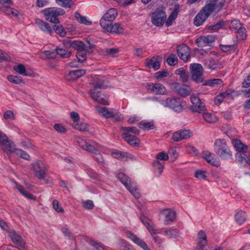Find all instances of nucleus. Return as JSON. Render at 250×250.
Returning <instances> with one entry per match:
<instances>
[{"instance_id": "1", "label": "nucleus", "mask_w": 250, "mask_h": 250, "mask_svg": "<svg viewBox=\"0 0 250 250\" xmlns=\"http://www.w3.org/2000/svg\"><path fill=\"white\" fill-rule=\"evenodd\" d=\"M214 151L222 159L228 160L232 157V151L224 139H218L215 140Z\"/></svg>"}, {"instance_id": "2", "label": "nucleus", "mask_w": 250, "mask_h": 250, "mask_svg": "<svg viewBox=\"0 0 250 250\" xmlns=\"http://www.w3.org/2000/svg\"><path fill=\"white\" fill-rule=\"evenodd\" d=\"M121 129L124 132L122 134L123 138L129 145L137 146L140 144V140L136 137L139 134V130L135 126H121Z\"/></svg>"}, {"instance_id": "3", "label": "nucleus", "mask_w": 250, "mask_h": 250, "mask_svg": "<svg viewBox=\"0 0 250 250\" xmlns=\"http://www.w3.org/2000/svg\"><path fill=\"white\" fill-rule=\"evenodd\" d=\"M45 19L55 24L59 23L60 21L58 16L63 15L65 13L63 9L60 8L50 7L45 8L42 11Z\"/></svg>"}, {"instance_id": "4", "label": "nucleus", "mask_w": 250, "mask_h": 250, "mask_svg": "<svg viewBox=\"0 0 250 250\" xmlns=\"http://www.w3.org/2000/svg\"><path fill=\"white\" fill-rule=\"evenodd\" d=\"M30 167L35 176L38 179L42 180L45 178L47 167L43 161L37 160L30 164Z\"/></svg>"}, {"instance_id": "5", "label": "nucleus", "mask_w": 250, "mask_h": 250, "mask_svg": "<svg viewBox=\"0 0 250 250\" xmlns=\"http://www.w3.org/2000/svg\"><path fill=\"white\" fill-rule=\"evenodd\" d=\"M76 142L78 145L83 149L96 154L97 155L96 159L97 161L103 162V157L98 150V148L99 147V146L98 144H96L95 146H92L80 137L77 138Z\"/></svg>"}, {"instance_id": "6", "label": "nucleus", "mask_w": 250, "mask_h": 250, "mask_svg": "<svg viewBox=\"0 0 250 250\" xmlns=\"http://www.w3.org/2000/svg\"><path fill=\"white\" fill-rule=\"evenodd\" d=\"M183 102L180 99L174 97L166 98L161 104L166 107L169 108L176 112H180L183 109Z\"/></svg>"}, {"instance_id": "7", "label": "nucleus", "mask_w": 250, "mask_h": 250, "mask_svg": "<svg viewBox=\"0 0 250 250\" xmlns=\"http://www.w3.org/2000/svg\"><path fill=\"white\" fill-rule=\"evenodd\" d=\"M151 18L152 23L159 27L164 24L167 15L162 8H158L152 14Z\"/></svg>"}, {"instance_id": "8", "label": "nucleus", "mask_w": 250, "mask_h": 250, "mask_svg": "<svg viewBox=\"0 0 250 250\" xmlns=\"http://www.w3.org/2000/svg\"><path fill=\"white\" fill-rule=\"evenodd\" d=\"M118 15L117 10L112 8L108 9L103 15L100 21L101 27L113 23Z\"/></svg>"}, {"instance_id": "9", "label": "nucleus", "mask_w": 250, "mask_h": 250, "mask_svg": "<svg viewBox=\"0 0 250 250\" xmlns=\"http://www.w3.org/2000/svg\"><path fill=\"white\" fill-rule=\"evenodd\" d=\"M192 79L196 82H202L204 79L203 68L199 63H192L190 66Z\"/></svg>"}, {"instance_id": "10", "label": "nucleus", "mask_w": 250, "mask_h": 250, "mask_svg": "<svg viewBox=\"0 0 250 250\" xmlns=\"http://www.w3.org/2000/svg\"><path fill=\"white\" fill-rule=\"evenodd\" d=\"M141 220L142 223L146 227L147 230L151 233L155 241L158 244H160L161 243V240L160 237L157 235V233L158 232H157V230L155 228L154 224L152 221L145 216H142L141 217Z\"/></svg>"}, {"instance_id": "11", "label": "nucleus", "mask_w": 250, "mask_h": 250, "mask_svg": "<svg viewBox=\"0 0 250 250\" xmlns=\"http://www.w3.org/2000/svg\"><path fill=\"white\" fill-rule=\"evenodd\" d=\"M225 3L226 0H209V3L204 6L211 13H218L222 10Z\"/></svg>"}, {"instance_id": "12", "label": "nucleus", "mask_w": 250, "mask_h": 250, "mask_svg": "<svg viewBox=\"0 0 250 250\" xmlns=\"http://www.w3.org/2000/svg\"><path fill=\"white\" fill-rule=\"evenodd\" d=\"M146 87L147 91L156 95H165L167 94V90L165 87L161 83H148Z\"/></svg>"}, {"instance_id": "13", "label": "nucleus", "mask_w": 250, "mask_h": 250, "mask_svg": "<svg viewBox=\"0 0 250 250\" xmlns=\"http://www.w3.org/2000/svg\"><path fill=\"white\" fill-rule=\"evenodd\" d=\"M190 101L193 104L192 108L193 111L201 113L206 111V107L204 103L201 101L198 97L195 95H191Z\"/></svg>"}, {"instance_id": "14", "label": "nucleus", "mask_w": 250, "mask_h": 250, "mask_svg": "<svg viewBox=\"0 0 250 250\" xmlns=\"http://www.w3.org/2000/svg\"><path fill=\"white\" fill-rule=\"evenodd\" d=\"M211 13L209 10L204 6L200 12L195 16L194 19V24L197 26L202 25Z\"/></svg>"}, {"instance_id": "15", "label": "nucleus", "mask_w": 250, "mask_h": 250, "mask_svg": "<svg viewBox=\"0 0 250 250\" xmlns=\"http://www.w3.org/2000/svg\"><path fill=\"white\" fill-rule=\"evenodd\" d=\"M192 136V133L190 130L183 129L174 132L172 139L175 142H180L182 140L188 139Z\"/></svg>"}, {"instance_id": "16", "label": "nucleus", "mask_w": 250, "mask_h": 250, "mask_svg": "<svg viewBox=\"0 0 250 250\" xmlns=\"http://www.w3.org/2000/svg\"><path fill=\"white\" fill-rule=\"evenodd\" d=\"M89 93L92 99L95 102L105 105L108 104L107 97L101 91L96 89H91Z\"/></svg>"}, {"instance_id": "17", "label": "nucleus", "mask_w": 250, "mask_h": 250, "mask_svg": "<svg viewBox=\"0 0 250 250\" xmlns=\"http://www.w3.org/2000/svg\"><path fill=\"white\" fill-rule=\"evenodd\" d=\"M190 52L189 48L185 44H182L177 47L178 55L184 62H187L190 59Z\"/></svg>"}, {"instance_id": "18", "label": "nucleus", "mask_w": 250, "mask_h": 250, "mask_svg": "<svg viewBox=\"0 0 250 250\" xmlns=\"http://www.w3.org/2000/svg\"><path fill=\"white\" fill-rule=\"evenodd\" d=\"M104 31L115 34H120L124 32V29L119 23H110L102 27Z\"/></svg>"}, {"instance_id": "19", "label": "nucleus", "mask_w": 250, "mask_h": 250, "mask_svg": "<svg viewBox=\"0 0 250 250\" xmlns=\"http://www.w3.org/2000/svg\"><path fill=\"white\" fill-rule=\"evenodd\" d=\"M215 41V38L212 35L207 36H201L196 40L197 45L200 47L210 45Z\"/></svg>"}, {"instance_id": "20", "label": "nucleus", "mask_w": 250, "mask_h": 250, "mask_svg": "<svg viewBox=\"0 0 250 250\" xmlns=\"http://www.w3.org/2000/svg\"><path fill=\"white\" fill-rule=\"evenodd\" d=\"M35 23L43 32L52 35L53 33V29L50 26L49 24L43 20L39 19L35 20Z\"/></svg>"}, {"instance_id": "21", "label": "nucleus", "mask_w": 250, "mask_h": 250, "mask_svg": "<svg viewBox=\"0 0 250 250\" xmlns=\"http://www.w3.org/2000/svg\"><path fill=\"white\" fill-rule=\"evenodd\" d=\"M204 64L207 68L211 70L217 69L222 66L221 62L212 58L205 59L204 61Z\"/></svg>"}, {"instance_id": "22", "label": "nucleus", "mask_w": 250, "mask_h": 250, "mask_svg": "<svg viewBox=\"0 0 250 250\" xmlns=\"http://www.w3.org/2000/svg\"><path fill=\"white\" fill-rule=\"evenodd\" d=\"M9 235L15 244L21 248L25 247V243L23 242L21 237L16 233L14 230L10 231L9 232Z\"/></svg>"}, {"instance_id": "23", "label": "nucleus", "mask_w": 250, "mask_h": 250, "mask_svg": "<svg viewBox=\"0 0 250 250\" xmlns=\"http://www.w3.org/2000/svg\"><path fill=\"white\" fill-rule=\"evenodd\" d=\"M91 83L93 86L92 89H103L105 87L104 80L103 77L95 76L92 80Z\"/></svg>"}, {"instance_id": "24", "label": "nucleus", "mask_w": 250, "mask_h": 250, "mask_svg": "<svg viewBox=\"0 0 250 250\" xmlns=\"http://www.w3.org/2000/svg\"><path fill=\"white\" fill-rule=\"evenodd\" d=\"M84 69H77L69 71L67 75L68 80H75L78 79L85 74Z\"/></svg>"}, {"instance_id": "25", "label": "nucleus", "mask_w": 250, "mask_h": 250, "mask_svg": "<svg viewBox=\"0 0 250 250\" xmlns=\"http://www.w3.org/2000/svg\"><path fill=\"white\" fill-rule=\"evenodd\" d=\"M232 143L237 151L242 153H245L247 151L248 146L244 145L240 140L234 139L232 141Z\"/></svg>"}, {"instance_id": "26", "label": "nucleus", "mask_w": 250, "mask_h": 250, "mask_svg": "<svg viewBox=\"0 0 250 250\" xmlns=\"http://www.w3.org/2000/svg\"><path fill=\"white\" fill-rule=\"evenodd\" d=\"M162 213L165 216V225H167L169 222L173 221L175 218L176 213L174 211H170L168 209H164Z\"/></svg>"}, {"instance_id": "27", "label": "nucleus", "mask_w": 250, "mask_h": 250, "mask_svg": "<svg viewBox=\"0 0 250 250\" xmlns=\"http://www.w3.org/2000/svg\"><path fill=\"white\" fill-rule=\"evenodd\" d=\"M126 234L127 237H128L130 240H131L135 244L138 245L139 246H140L143 249L147 248V245L145 243V242H144L141 239L138 238L136 235H135L134 234H133L131 232L127 231Z\"/></svg>"}, {"instance_id": "28", "label": "nucleus", "mask_w": 250, "mask_h": 250, "mask_svg": "<svg viewBox=\"0 0 250 250\" xmlns=\"http://www.w3.org/2000/svg\"><path fill=\"white\" fill-rule=\"evenodd\" d=\"M205 121L209 124L215 123L218 120V117L213 113L206 112L201 113Z\"/></svg>"}, {"instance_id": "29", "label": "nucleus", "mask_w": 250, "mask_h": 250, "mask_svg": "<svg viewBox=\"0 0 250 250\" xmlns=\"http://www.w3.org/2000/svg\"><path fill=\"white\" fill-rule=\"evenodd\" d=\"M152 166L155 174L157 176H159L163 172L165 167V163H162L155 160L153 163Z\"/></svg>"}, {"instance_id": "30", "label": "nucleus", "mask_w": 250, "mask_h": 250, "mask_svg": "<svg viewBox=\"0 0 250 250\" xmlns=\"http://www.w3.org/2000/svg\"><path fill=\"white\" fill-rule=\"evenodd\" d=\"M197 245L198 246H206L207 244V235L205 231L200 230L197 234Z\"/></svg>"}, {"instance_id": "31", "label": "nucleus", "mask_w": 250, "mask_h": 250, "mask_svg": "<svg viewBox=\"0 0 250 250\" xmlns=\"http://www.w3.org/2000/svg\"><path fill=\"white\" fill-rule=\"evenodd\" d=\"M117 178L126 188L133 183L130 179L124 173H119L117 175Z\"/></svg>"}, {"instance_id": "32", "label": "nucleus", "mask_w": 250, "mask_h": 250, "mask_svg": "<svg viewBox=\"0 0 250 250\" xmlns=\"http://www.w3.org/2000/svg\"><path fill=\"white\" fill-rule=\"evenodd\" d=\"M1 146V148L3 151L7 150L10 152L15 153L16 150L18 149L15 147L14 144L13 142H10L8 139H7L5 142H4Z\"/></svg>"}, {"instance_id": "33", "label": "nucleus", "mask_w": 250, "mask_h": 250, "mask_svg": "<svg viewBox=\"0 0 250 250\" xmlns=\"http://www.w3.org/2000/svg\"><path fill=\"white\" fill-rule=\"evenodd\" d=\"M233 92V91H231V90H229L226 91L225 92L221 93L220 94H219L214 100V103L216 105H219L222 103L223 101L224 100V98L226 97L229 98L230 96V94Z\"/></svg>"}, {"instance_id": "34", "label": "nucleus", "mask_w": 250, "mask_h": 250, "mask_svg": "<svg viewBox=\"0 0 250 250\" xmlns=\"http://www.w3.org/2000/svg\"><path fill=\"white\" fill-rule=\"evenodd\" d=\"M146 65L150 68L158 70L160 67V62L157 58L152 57L147 62Z\"/></svg>"}, {"instance_id": "35", "label": "nucleus", "mask_w": 250, "mask_h": 250, "mask_svg": "<svg viewBox=\"0 0 250 250\" xmlns=\"http://www.w3.org/2000/svg\"><path fill=\"white\" fill-rule=\"evenodd\" d=\"M179 10V6H177L175 7L174 10L171 13V14L169 16L168 19L166 22V25L168 27L171 25L173 21L176 19L177 16L178 15Z\"/></svg>"}, {"instance_id": "36", "label": "nucleus", "mask_w": 250, "mask_h": 250, "mask_svg": "<svg viewBox=\"0 0 250 250\" xmlns=\"http://www.w3.org/2000/svg\"><path fill=\"white\" fill-rule=\"evenodd\" d=\"M111 155L115 158L121 160H127L128 158H131V156L129 153L120 152L118 150L112 152Z\"/></svg>"}, {"instance_id": "37", "label": "nucleus", "mask_w": 250, "mask_h": 250, "mask_svg": "<svg viewBox=\"0 0 250 250\" xmlns=\"http://www.w3.org/2000/svg\"><path fill=\"white\" fill-rule=\"evenodd\" d=\"M126 188L136 199L140 198L141 194L139 192V190L134 182H133L130 186H129Z\"/></svg>"}, {"instance_id": "38", "label": "nucleus", "mask_w": 250, "mask_h": 250, "mask_svg": "<svg viewBox=\"0 0 250 250\" xmlns=\"http://www.w3.org/2000/svg\"><path fill=\"white\" fill-rule=\"evenodd\" d=\"M235 219L237 223L239 224H243L247 219V214L246 212L242 210L239 211L235 214Z\"/></svg>"}, {"instance_id": "39", "label": "nucleus", "mask_w": 250, "mask_h": 250, "mask_svg": "<svg viewBox=\"0 0 250 250\" xmlns=\"http://www.w3.org/2000/svg\"><path fill=\"white\" fill-rule=\"evenodd\" d=\"M96 109L99 113L101 114L103 116H104L105 117H106L107 118H111V115H113L112 110L113 109H110V110H108L105 107H99V106L96 107Z\"/></svg>"}, {"instance_id": "40", "label": "nucleus", "mask_w": 250, "mask_h": 250, "mask_svg": "<svg viewBox=\"0 0 250 250\" xmlns=\"http://www.w3.org/2000/svg\"><path fill=\"white\" fill-rule=\"evenodd\" d=\"M55 51L56 54L60 55L63 58H69L71 54L70 51L62 48L56 47L55 49Z\"/></svg>"}, {"instance_id": "41", "label": "nucleus", "mask_w": 250, "mask_h": 250, "mask_svg": "<svg viewBox=\"0 0 250 250\" xmlns=\"http://www.w3.org/2000/svg\"><path fill=\"white\" fill-rule=\"evenodd\" d=\"M175 88L176 89L177 93L182 96H186L189 94L188 89L185 88L183 85L180 84H175Z\"/></svg>"}, {"instance_id": "42", "label": "nucleus", "mask_w": 250, "mask_h": 250, "mask_svg": "<svg viewBox=\"0 0 250 250\" xmlns=\"http://www.w3.org/2000/svg\"><path fill=\"white\" fill-rule=\"evenodd\" d=\"M165 234L170 238H175L179 236V231L175 228H170L165 231Z\"/></svg>"}, {"instance_id": "43", "label": "nucleus", "mask_w": 250, "mask_h": 250, "mask_svg": "<svg viewBox=\"0 0 250 250\" xmlns=\"http://www.w3.org/2000/svg\"><path fill=\"white\" fill-rule=\"evenodd\" d=\"M75 18L80 23H83L85 25H91L92 24V22L88 21L86 19V17L82 16L78 12L75 13Z\"/></svg>"}, {"instance_id": "44", "label": "nucleus", "mask_w": 250, "mask_h": 250, "mask_svg": "<svg viewBox=\"0 0 250 250\" xmlns=\"http://www.w3.org/2000/svg\"><path fill=\"white\" fill-rule=\"evenodd\" d=\"M72 126L74 128L79 130L80 131H87L88 129V125L87 124L84 123H73Z\"/></svg>"}, {"instance_id": "45", "label": "nucleus", "mask_w": 250, "mask_h": 250, "mask_svg": "<svg viewBox=\"0 0 250 250\" xmlns=\"http://www.w3.org/2000/svg\"><path fill=\"white\" fill-rule=\"evenodd\" d=\"M7 78L9 82L14 84H19L21 83H24V82L22 79L18 76L10 75L7 76Z\"/></svg>"}, {"instance_id": "46", "label": "nucleus", "mask_w": 250, "mask_h": 250, "mask_svg": "<svg viewBox=\"0 0 250 250\" xmlns=\"http://www.w3.org/2000/svg\"><path fill=\"white\" fill-rule=\"evenodd\" d=\"M13 69L19 74L23 76H27L25 67L22 64H19L13 67Z\"/></svg>"}, {"instance_id": "47", "label": "nucleus", "mask_w": 250, "mask_h": 250, "mask_svg": "<svg viewBox=\"0 0 250 250\" xmlns=\"http://www.w3.org/2000/svg\"><path fill=\"white\" fill-rule=\"evenodd\" d=\"M15 154L18 157L29 160L30 159V155L25 151L21 149L18 148L16 150Z\"/></svg>"}, {"instance_id": "48", "label": "nucleus", "mask_w": 250, "mask_h": 250, "mask_svg": "<svg viewBox=\"0 0 250 250\" xmlns=\"http://www.w3.org/2000/svg\"><path fill=\"white\" fill-rule=\"evenodd\" d=\"M56 3L63 7L71 8L74 3L71 0H55Z\"/></svg>"}, {"instance_id": "49", "label": "nucleus", "mask_w": 250, "mask_h": 250, "mask_svg": "<svg viewBox=\"0 0 250 250\" xmlns=\"http://www.w3.org/2000/svg\"><path fill=\"white\" fill-rule=\"evenodd\" d=\"M15 185H16V188L23 196H24L25 197H26L29 199H33V195L30 194L27 191H26L21 186L18 185L17 183H15Z\"/></svg>"}, {"instance_id": "50", "label": "nucleus", "mask_w": 250, "mask_h": 250, "mask_svg": "<svg viewBox=\"0 0 250 250\" xmlns=\"http://www.w3.org/2000/svg\"><path fill=\"white\" fill-rule=\"evenodd\" d=\"M168 159V155L166 152H161L157 154L155 161H158L162 163H165V162Z\"/></svg>"}, {"instance_id": "51", "label": "nucleus", "mask_w": 250, "mask_h": 250, "mask_svg": "<svg viewBox=\"0 0 250 250\" xmlns=\"http://www.w3.org/2000/svg\"><path fill=\"white\" fill-rule=\"evenodd\" d=\"M213 154L209 151H205L204 158L207 161L208 163L211 164L212 165L215 166V160L213 158Z\"/></svg>"}, {"instance_id": "52", "label": "nucleus", "mask_w": 250, "mask_h": 250, "mask_svg": "<svg viewBox=\"0 0 250 250\" xmlns=\"http://www.w3.org/2000/svg\"><path fill=\"white\" fill-rule=\"evenodd\" d=\"M176 74L179 75L184 82H186L188 80V75L183 68H179L176 70Z\"/></svg>"}, {"instance_id": "53", "label": "nucleus", "mask_w": 250, "mask_h": 250, "mask_svg": "<svg viewBox=\"0 0 250 250\" xmlns=\"http://www.w3.org/2000/svg\"><path fill=\"white\" fill-rule=\"evenodd\" d=\"M167 63L171 66L175 65L178 62V58L175 54H171L167 59Z\"/></svg>"}, {"instance_id": "54", "label": "nucleus", "mask_w": 250, "mask_h": 250, "mask_svg": "<svg viewBox=\"0 0 250 250\" xmlns=\"http://www.w3.org/2000/svg\"><path fill=\"white\" fill-rule=\"evenodd\" d=\"M86 52L83 50H79L76 54V57L79 62H83L86 61Z\"/></svg>"}, {"instance_id": "55", "label": "nucleus", "mask_w": 250, "mask_h": 250, "mask_svg": "<svg viewBox=\"0 0 250 250\" xmlns=\"http://www.w3.org/2000/svg\"><path fill=\"white\" fill-rule=\"evenodd\" d=\"M54 31L61 37H64L66 35V32L62 25L59 26L55 25L53 26V31Z\"/></svg>"}, {"instance_id": "56", "label": "nucleus", "mask_w": 250, "mask_h": 250, "mask_svg": "<svg viewBox=\"0 0 250 250\" xmlns=\"http://www.w3.org/2000/svg\"><path fill=\"white\" fill-rule=\"evenodd\" d=\"M21 145L23 147L25 148L35 149L36 146L32 144L30 140L26 139L25 140H23L21 142Z\"/></svg>"}, {"instance_id": "57", "label": "nucleus", "mask_w": 250, "mask_h": 250, "mask_svg": "<svg viewBox=\"0 0 250 250\" xmlns=\"http://www.w3.org/2000/svg\"><path fill=\"white\" fill-rule=\"evenodd\" d=\"M139 126L145 130H149L153 128V123L152 122L140 123Z\"/></svg>"}, {"instance_id": "58", "label": "nucleus", "mask_w": 250, "mask_h": 250, "mask_svg": "<svg viewBox=\"0 0 250 250\" xmlns=\"http://www.w3.org/2000/svg\"><path fill=\"white\" fill-rule=\"evenodd\" d=\"M222 83V81L220 79H210L208 80L207 83L206 84L210 86H215L216 85L221 84Z\"/></svg>"}, {"instance_id": "59", "label": "nucleus", "mask_w": 250, "mask_h": 250, "mask_svg": "<svg viewBox=\"0 0 250 250\" xmlns=\"http://www.w3.org/2000/svg\"><path fill=\"white\" fill-rule=\"evenodd\" d=\"M83 50L86 52L92 53L93 52V49L94 48V45L91 44L89 42H87L86 43H83Z\"/></svg>"}, {"instance_id": "60", "label": "nucleus", "mask_w": 250, "mask_h": 250, "mask_svg": "<svg viewBox=\"0 0 250 250\" xmlns=\"http://www.w3.org/2000/svg\"><path fill=\"white\" fill-rule=\"evenodd\" d=\"M224 25V21H221L213 25L209 26L208 29L211 30L217 31L218 29L222 28Z\"/></svg>"}, {"instance_id": "61", "label": "nucleus", "mask_w": 250, "mask_h": 250, "mask_svg": "<svg viewBox=\"0 0 250 250\" xmlns=\"http://www.w3.org/2000/svg\"><path fill=\"white\" fill-rule=\"evenodd\" d=\"M53 208L58 212H64V209L60 206L59 203L57 200H54L52 203Z\"/></svg>"}, {"instance_id": "62", "label": "nucleus", "mask_w": 250, "mask_h": 250, "mask_svg": "<svg viewBox=\"0 0 250 250\" xmlns=\"http://www.w3.org/2000/svg\"><path fill=\"white\" fill-rule=\"evenodd\" d=\"M83 43L79 41H73L71 47L77 49L79 51V50H83Z\"/></svg>"}, {"instance_id": "63", "label": "nucleus", "mask_w": 250, "mask_h": 250, "mask_svg": "<svg viewBox=\"0 0 250 250\" xmlns=\"http://www.w3.org/2000/svg\"><path fill=\"white\" fill-rule=\"evenodd\" d=\"M208 173L205 171L198 170L195 172V176L199 179H204L208 176Z\"/></svg>"}, {"instance_id": "64", "label": "nucleus", "mask_w": 250, "mask_h": 250, "mask_svg": "<svg viewBox=\"0 0 250 250\" xmlns=\"http://www.w3.org/2000/svg\"><path fill=\"white\" fill-rule=\"evenodd\" d=\"M54 129L58 132L65 133L66 132V128L60 124H56L54 125Z\"/></svg>"}]
</instances>
